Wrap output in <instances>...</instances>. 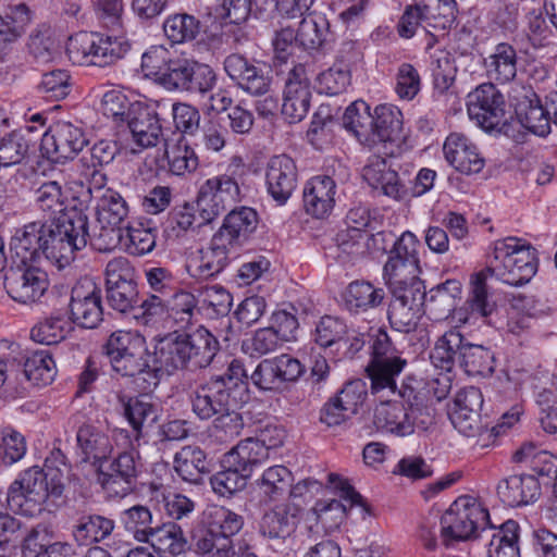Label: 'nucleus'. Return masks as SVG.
Masks as SVG:
<instances>
[{"mask_svg":"<svg viewBox=\"0 0 557 557\" xmlns=\"http://www.w3.org/2000/svg\"><path fill=\"white\" fill-rule=\"evenodd\" d=\"M220 348L215 336L199 326L189 333H173L159 342V361L164 373L180 369H205L212 362Z\"/></svg>","mask_w":557,"mask_h":557,"instance_id":"1","label":"nucleus"},{"mask_svg":"<svg viewBox=\"0 0 557 557\" xmlns=\"http://www.w3.org/2000/svg\"><path fill=\"white\" fill-rule=\"evenodd\" d=\"M42 255L59 268L74 260L75 251L91 246L89 221L86 213L69 210L60 220H42Z\"/></svg>","mask_w":557,"mask_h":557,"instance_id":"2","label":"nucleus"},{"mask_svg":"<svg viewBox=\"0 0 557 557\" xmlns=\"http://www.w3.org/2000/svg\"><path fill=\"white\" fill-rule=\"evenodd\" d=\"M536 249L517 237H507L494 244L493 255L485 272L510 286H522L536 274Z\"/></svg>","mask_w":557,"mask_h":557,"instance_id":"3","label":"nucleus"},{"mask_svg":"<svg viewBox=\"0 0 557 557\" xmlns=\"http://www.w3.org/2000/svg\"><path fill=\"white\" fill-rule=\"evenodd\" d=\"M96 221L89 224L91 247L100 252L116 248L124 235L129 208L126 200L112 188L96 195Z\"/></svg>","mask_w":557,"mask_h":557,"instance_id":"4","label":"nucleus"},{"mask_svg":"<svg viewBox=\"0 0 557 557\" xmlns=\"http://www.w3.org/2000/svg\"><path fill=\"white\" fill-rule=\"evenodd\" d=\"M468 114L485 132L504 134L519 141L515 125L508 121L503 94L492 83L478 86L468 95Z\"/></svg>","mask_w":557,"mask_h":557,"instance_id":"5","label":"nucleus"},{"mask_svg":"<svg viewBox=\"0 0 557 557\" xmlns=\"http://www.w3.org/2000/svg\"><path fill=\"white\" fill-rule=\"evenodd\" d=\"M129 49V42L123 37H103L87 32L71 36L66 45L67 55L74 63L100 67L123 59Z\"/></svg>","mask_w":557,"mask_h":557,"instance_id":"6","label":"nucleus"},{"mask_svg":"<svg viewBox=\"0 0 557 557\" xmlns=\"http://www.w3.org/2000/svg\"><path fill=\"white\" fill-rule=\"evenodd\" d=\"M490 524V513L471 497H459L442 516L441 535L443 544L449 547L455 541H468L479 529Z\"/></svg>","mask_w":557,"mask_h":557,"instance_id":"7","label":"nucleus"},{"mask_svg":"<svg viewBox=\"0 0 557 557\" xmlns=\"http://www.w3.org/2000/svg\"><path fill=\"white\" fill-rule=\"evenodd\" d=\"M373 422L377 430L396 436H408L426 431L434 418L430 408L406 407L404 403L383 400L374 409Z\"/></svg>","mask_w":557,"mask_h":557,"instance_id":"8","label":"nucleus"},{"mask_svg":"<svg viewBox=\"0 0 557 557\" xmlns=\"http://www.w3.org/2000/svg\"><path fill=\"white\" fill-rule=\"evenodd\" d=\"M134 269L124 257L110 260L106 267V293L109 306L131 315L139 300V290L134 278Z\"/></svg>","mask_w":557,"mask_h":557,"instance_id":"9","label":"nucleus"},{"mask_svg":"<svg viewBox=\"0 0 557 557\" xmlns=\"http://www.w3.org/2000/svg\"><path fill=\"white\" fill-rule=\"evenodd\" d=\"M159 360V344L153 352H149L145 345L110 366L122 377H133L140 392L150 393L159 385L164 373L163 364Z\"/></svg>","mask_w":557,"mask_h":557,"instance_id":"10","label":"nucleus"},{"mask_svg":"<svg viewBox=\"0 0 557 557\" xmlns=\"http://www.w3.org/2000/svg\"><path fill=\"white\" fill-rule=\"evenodd\" d=\"M47 479L41 469L33 467L15 480L7 493L8 508L14 512L33 516L41 510L48 498Z\"/></svg>","mask_w":557,"mask_h":557,"instance_id":"11","label":"nucleus"},{"mask_svg":"<svg viewBox=\"0 0 557 557\" xmlns=\"http://www.w3.org/2000/svg\"><path fill=\"white\" fill-rule=\"evenodd\" d=\"M3 285L13 301L33 308L42 302L49 288V278L45 271L35 267L11 268L4 274Z\"/></svg>","mask_w":557,"mask_h":557,"instance_id":"12","label":"nucleus"},{"mask_svg":"<svg viewBox=\"0 0 557 557\" xmlns=\"http://www.w3.org/2000/svg\"><path fill=\"white\" fill-rule=\"evenodd\" d=\"M327 479L329 483L341 492L342 499L347 503L348 506L337 499L317 502L313 507V512L324 528H338L347 516L348 508L351 509L355 506L360 507L363 513H370V506L346 480L335 473H330Z\"/></svg>","mask_w":557,"mask_h":557,"instance_id":"13","label":"nucleus"},{"mask_svg":"<svg viewBox=\"0 0 557 557\" xmlns=\"http://www.w3.org/2000/svg\"><path fill=\"white\" fill-rule=\"evenodd\" d=\"M88 144L82 127L66 121H58L48 127L40 149L53 162L72 160Z\"/></svg>","mask_w":557,"mask_h":557,"instance_id":"14","label":"nucleus"},{"mask_svg":"<svg viewBox=\"0 0 557 557\" xmlns=\"http://www.w3.org/2000/svg\"><path fill=\"white\" fill-rule=\"evenodd\" d=\"M239 199L240 189L236 178L228 174H220L208 178L201 185L197 206L202 219L211 221Z\"/></svg>","mask_w":557,"mask_h":557,"instance_id":"15","label":"nucleus"},{"mask_svg":"<svg viewBox=\"0 0 557 557\" xmlns=\"http://www.w3.org/2000/svg\"><path fill=\"white\" fill-rule=\"evenodd\" d=\"M283 430L275 425H265L258 437L240 441L232 450L226 453L230 465H239L250 475L256 466L269 458V449L283 443Z\"/></svg>","mask_w":557,"mask_h":557,"instance_id":"16","label":"nucleus"},{"mask_svg":"<svg viewBox=\"0 0 557 557\" xmlns=\"http://www.w3.org/2000/svg\"><path fill=\"white\" fill-rule=\"evenodd\" d=\"M311 84L305 65H295L287 75L283 95L282 114L288 123L300 122L311 104Z\"/></svg>","mask_w":557,"mask_h":557,"instance_id":"17","label":"nucleus"},{"mask_svg":"<svg viewBox=\"0 0 557 557\" xmlns=\"http://www.w3.org/2000/svg\"><path fill=\"white\" fill-rule=\"evenodd\" d=\"M264 176L268 194L278 206L285 205L297 187L295 161L287 154L273 156L267 163Z\"/></svg>","mask_w":557,"mask_h":557,"instance_id":"18","label":"nucleus"},{"mask_svg":"<svg viewBox=\"0 0 557 557\" xmlns=\"http://www.w3.org/2000/svg\"><path fill=\"white\" fill-rule=\"evenodd\" d=\"M193 412L200 420H210L226 412L230 407H239L242 404L234 395L226 392L222 383H214L209 380L198 385L190 393Z\"/></svg>","mask_w":557,"mask_h":557,"instance_id":"19","label":"nucleus"},{"mask_svg":"<svg viewBox=\"0 0 557 557\" xmlns=\"http://www.w3.org/2000/svg\"><path fill=\"white\" fill-rule=\"evenodd\" d=\"M69 309L73 323L85 329L96 327L103 313L100 290L90 281L76 284L72 288Z\"/></svg>","mask_w":557,"mask_h":557,"instance_id":"20","label":"nucleus"},{"mask_svg":"<svg viewBox=\"0 0 557 557\" xmlns=\"http://www.w3.org/2000/svg\"><path fill=\"white\" fill-rule=\"evenodd\" d=\"M223 65L228 77L245 91L255 96L268 92L270 79L255 60L232 53L225 58Z\"/></svg>","mask_w":557,"mask_h":557,"instance_id":"21","label":"nucleus"},{"mask_svg":"<svg viewBox=\"0 0 557 557\" xmlns=\"http://www.w3.org/2000/svg\"><path fill=\"white\" fill-rule=\"evenodd\" d=\"M515 113L518 123L529 133L542 138L550 134V111L533 90H527L517 101Z\"/></svg>","mask_w":557,"mask_h":557,"instance_id":"22","label":"nucleus"},{"mask_svg":"<svg viewBox=\"0 0 557 557\" xmlns=\"http://www.w3.org/2000/svg\"><path fill=\"white\" fill-rule=\"evenodd\" d=\"M336 184L327 175H318L310 178L304 188V208L306 212L317 219L330 214L335 203Z\"/></svg>","mask_w":557,"mask_h":557,"instance_id":"23","label":"nucleus"},{"mask_svg":"<svg viewBox=\"0 0 557 557\" xmlns=\"http://www.w3.org/2000/svg\"><path fill=\"white\" fill-rule=\"evenodd\" d=\"M126 124L134 143L140 148L156 146L162 135L157 113L139 102L133 104Z\"/></svg>","mask_w":557,"mask_h":557,"instance_id":"24","label":"nucleus"},{"mask_svg":"<svg viewBox=\"0 0 557 557\" xmlns=\"http://www.w3.org/2000/svg\"><path fill=\"white\" fill-rule=\"evenodd\" d=\"M443 152L446 161L460 173H479L484 166L476 147L460 134H450L446 138Z\"/></svg>","mask_w":557,"mask_h":557,"instance_id":"25","label":"nucleus"},{"mask_svg":"<svg viewBox=\"0 0 557 557\" xmlns=\"http://www.w3.org/2000/svg\"><path fill=\"white\" fill-rule=\"evenodd\" d=\"M497 494L505 505L518 507L535 502L541 494V486L534 475L515 474L498 483Z\"/></svg>","mask_w":557,"mask_h":557,"instance_id":"26","label":"nucleus"},{"mask_svg":"<svg viewBox=\"0 0 557 557\" xmlns=\"http://www.w3.org/2000/svg\"><path fill=\"white\" fill-rule=\"evenodd\" d=\"M469 343L457 326L451 327L436 341L430 355L432 363L447 372L459 368Z\"/></svg>","mask_w":557,"mask_h":557,"instance_id":"27","label":"nucleus"},{"mask_svg":"<svg viewBox=\"0 0 557 557\" xmlns=\"http://www.w3.org/2000/svg\"><path fill=\"white\" fill-rule=\"evenodd\" d=\"M42 220L28 223L15 232L10 242V252L15 262L26 265L42 255Z\"/></svg>","mask_w":557,"mask_h":557,"instance_id":"28","label":"nucleus"},{"mask_svg":"<svg viewBox=\"0 0 557 557\" xmlns=\"http://www.w3.org/2000/svg\"><path fill=\"white\" fill-rule=\"evenodd\" d=\"M76 441L83 461H92L97 467L103 466L113 450L109 436L91 424H83L78 428Z\"/></svg>","mask_w":557,"mask_h":557,"instance_id":"29","label":"nucleus"},{"mask_svg":"<svg viewBox=\"0 0 557 557\" xmlns=\"http://www.w3.org/2000/svg\"><path fill=\"white\" fill-rule=\"evenodd\" d=\"M173 467L182 480L198 485L210 472V460L200 447L186 445L174 455Z\"/></svg>","mask_w":557,"mask_h":557,"instance_id":"30","label":"nucleus"},{"mask_svg":"<svg viewBox=\"0 0 557 557\" xmlns=\"http://www.w3.org/2000/svg\"><path fill=\"white\" fill-rule=\"evenodd\" d=\"M232 247V244L215 233L209 247L200 250L193 275L209 278L222 272L230 262Z\"/></svg>","mask_w":557,"mask_h":557,"instance_id":"31","label":"nucleus"},{"mask_svg":"<svg viewBox=\"0 0 557 557\" xmlns=\"http://www.w3.org/2000/svg\"><path fill=\"white\" fill-rule=\"evenodd\" d=\"M407 360L403 358L370 360L366 372L371 382V392L377 394L384 391L395 395L396 377L403 372Z\"/></svg>","mask_w":557,"mask_h":557,"instance_id":"32","label":"nucleus"},{"mask_svg":"<svg viewBox=\"0 0 557 557\" xmlns=\"http://www.w3.org/2000/svg\"><path fill=\"white\" fill-rule=\"evenodd\" d=\"M258 214L249 207L232 210L224 219L223 225L216 232L230 244L239 245L257 228Z\"/></svg>","mask_w":557,"mask_h":557,"instance_id":"33","label":"nucleus"},{"mask_svg":"<svg viewBox=\"0 0 557 557\" xmlns=\"http://www.w3.org/2000/svg\"><path fill=\"white\" fill-rule=\"evenodd\" d=\"M115 528L114 521L106 516L88 513L81 516L72 527V535L78 545L106 541Z\"/></svg>","mask_w":557,"mask_h":557,"instance_id":"34","label":"nucleus"},{"mask_svg":"<svg viewBox=\"0 0 557 557\" xmlns=\"http://www.w3.org/2000/svg\"><path fill=\"white\" fill-rule=\"evenodd\" d=\"M517 64V51L507 42L496 45L493 52L484 59L487 76L499 84H506L515 79Z\"/></svg>","mask_w":557,"mask_h":557,"instance_id":"35","label":"nucleus"},{"mask_svg":"<svg viewBox=\"0 0 557 557\" xmlns=\"http://www.w3.org/2000/svg\"><path fill=\"white\" fill-rule=\"evenodd\" d=\"M385 292L368 281H354L348 284L344 293V302L352 313L367 312L383 304Z\"/></svg>","mask_w":557,"mask_h":557,"instance_id":"36","label":"nucleus"},{"mask_svg":"<svg viewBox=\"0 0 557 557\" xmlns=\"http://www.w3.org/2000/svg\"><path fill=\"white\" fill-rule=\"evenodd\" d=\"M57 374L55 363L47 350L34 351L30 356L23 355L22 364L15 371V377L23 376L35 385L50 384Z\"/></svg>","mask_w":557,"mask_h":557,"instance_id":"37","label":"nucleus"},{"mask_svg":"<svg viewBox=\"0 0 557 557\" xmlns=\"http://www.w3.org/2000/svg\"><path fill=\"white\" fill-rule=\"evenodd\" d=\"M403 129V114L393 104H380L373 113V135L371 145L396 140Z\"/></svg>","mask_w":557,"mask_h":557,"instance_id":"38","label":"nucleus"},{"mask_svg":"<svg viewBox=\"0 0 557 557\" xmlns=\"http://www.w3.org/2000/svg\"><path fill=\"white\" fill-rule=\"evenodd\" d=\"M34 139L28 131L14 129L0 139V164L10 166L22 163L34 148Z\"/></svg>","mask_w":557,"mask_h":557,"instance_id":"39","label":"nucleus"},{"mask_svg":"<svg viewBox=\"0 0 557 557\" xmlns=\"http://www.w3.org/2000/svg\"><path fill=\"white\" fill-rule=\"evenodd\" d=\"M297 44L306 50H317L327 40L330 23L321 13H310L304 16L297 28Z\"/></svg>","mask_w":557,"mask_h":557,"instance_id":"40","label":"nucleus"},{"mask_svg":"<svg viewBox=\"0 0 557 557\" xmlns=\"http://www.w3.org/2000/svg\"><path fill=\"white\" fill-rule=\"evenodd\" d=\"M222 468L221 471L210 478V484L214 493L220 496H231L246 487L251 475L236 462L230 465L226 454L222 460Z\"/></svg>","mask_w":557,"mask_h":557,"instance_id":"41","label":"nucleus"},{"mask_svg":"<svg viewBox=\"0 0 557 557\" xmlns=\"http://www.w3.org/2000/svg\"><path fill=\"white\" fill-rule=\"evenodd\" d=\"M145 542L156 552L172 557L183 554L187 546L182 529L174 523L156 527Z\"/></svg>","mask_w":557,"mask_h":557,"instance_id":"42","label":"nucleus"},{"mask_svg":"<svg viewBox=\"0 0 557 557\" xmlns=\"http://www.w3.org/2000/svg\"><path fill=\"white\" fill-rule=\"evenodd\" d=\"M205 517L209 532L227 540L237 534L244 525V518L240 515L223 506H210Z\"/></svg>","mask_w":557,"mask_h":557,"instance_id":"43","label":"nucleus"},{"mask_svg":"<svg viewBox=\"0 0 557 557\" xmlns=\"http://www.w3.org/2000/svg\"><path fill=\"white\" fill-rule=\"evenodd\" d=\"M296 523V513L288 506L281 505L263 515L260 532L270 539H285L295 530Z\"/></svg>","mask_w":557,"mask_h":557,"instance_id":"44","label":"nucleus"},{"mask_svg":"<svg viewBox=\"0 0 557 557\" xmlns=\"http://www.w3.org/2000/svg\"><path fill=\"white\" fill-rule=\"evenodd\" d=\"M344 126L352 132L361 143L371 146L373 135V114L370 107L362 100L352 102L343 116Z\"/></svg>","mask_w":557,"mask_h":557,"instance_id":"45","label":"nucleus"},{"mask_svg":"<svg viewBox=\"0 0 557 557\" xmlns=\"http://www.w3.org/2000/svg\"><path fill=\"white\" fill-rule=\"evenodd\" d=\"M459 369L469 376L487 377L495 371V355L483 345L469 343L465 348Z\"/></svg>","mask_w":557,"mask_h":557,"instance_id":"46","label":"nucleus"},{"mask_svg":"<svg viewBox=\"0 0 557 557\" xmlns=\"http://www.w3.org/2000/svg\"><path fill=\"white\" fill-rule=\"evenodd\" d=\"M120 400L123 404L124 416L133 429L134 441L138 442L143 437L145 424L157 420V409L144 398L122 396Z\"/></svg>","mask_w":557,"mask_h":557,"instance_id":"47","label":"nucleus"},{"mask_svg":"<svg viewBox=\"0 0 557 557\" xmlns=\"http://www.w3.org/2000/svg\"><path fill=\"white\" fill-rule=\"evenodd\" d=\"M461 294V283L458 280H447L431 288L429 292L430 311L437 318L448 317L457 306V298Z\"/></svg>","mask_w":557,"mask_h":557,"instance_id":"48","label":"nucleus"},{"mask_svg":"<svg viewBox=\"0 0 557 557\" xmlns=\"http://www.w3.org/2000/svg\"><path fill=\"white\" fill-rule=\"evenodd\" d=\"M35 202L42 213L41 220H60L61 215L69 213L64 206L62 188L55 181L46 182L36 190Z\"/></svg>","mask_w":557,"mask_h":557,"instance_id":"49","label":"nucleus"},{"mask_svg":"<svg viewBox=\"0 0 557 557\" xmlns=\"http://www.w3.org/2000/svg\"><path fill=\"white\" fill-rule=\"evenodd\" d=\"M163 32L172 44L188 42L194 40L199 34L200 22L191 14H172L165 18Z\"/></svg>","mask_w":557,"mask_h":557,"instance_id":"50","label":"nucleus"},{"mask_svg":"<svg viewBox=\"0 0 557 557\" xmlns=\"http://www.w3.org/2000/svg\"><path fill=\"white\" fill-rule=\"evenodd\" d=\"M164 154L172 174L181 176L191 173L198 168V157L183 136L175 143H165Z\"/></svg>","mask_w":557,"mask_h":557,"instance_id":"51","label":"nucleus"},{"mask_svg":"<svg viewBox=\"0 0 557 557\" xmlns=\"http://www.w3.org/2000/svg\"><path fill=\"white\" fill-rule=\"evenodd\" d=\"M71 331V321L62 314H51L38 322L30 331V337L44 345H54L63 341Z\"/></svg>","mask_w":557,"mask_h":557,"instance_id":"52","label":"nucleus"},{"mask_svg":"<svg viewBox=\"0 0 557 557\" xmlns=\"http://www.w3.org/2000/svg\"><path fill=\"white\" fill-rule=\"evenodd\" d=\"M115 437L117 441L123 440L128 446H131V448L120 451L107 470L113 472V475H117V478L134 481L138 472V453L133 447L127 430H115Z\"/></svg>","mask_w":557,"mask_h":557,"instance_id":"53","label":"nucleus"},{"mask_svg":"<svg viewBox=\"0 0 557 557\" xmlns=\"http://www.w3.org/2000/svg\"><path fill=\"white\" fill-rule=\"evenodd\" d=\"M145 338L137 333L127 331L113 332L103 345V354L109 363L127 356L145 346Z\"/></svg>","mask_w":557,"mask_h":557,"instance_id":"54","label":"nucleus"},{"mask_svg":"<svg viewBox=\"0 0 557 557\" xmlns=\"http://www.w3.org/2000/svg\"><path fill=\"white\" fill-rule=\"evenodd\" d=\"M350 67L344 61H336L318 76L319 91L329 96L343 94L350 86Z\"/></svg>","mask_w":557,"mask_h":557,"instance_id":"55","label":"nucleus"},{"mask_svg":"<svg viewBox=\"0 0 557 557\" xmlns=\"http://www.w3.org/2000/svg\"><path fill=\"white\" fill-rule=\"evenodd\" d=\"M348 333L346 323L335 317L324 315L315 325L314 342L322 348L336 347L339 352V344L343 337Z\"/></svg>","mask_w":557,"mask_h":557,"instance_id":"56","label":"nucleus"},{"mask_svg":"<svg viewBox=\"0 0 557 557\" xmlns=\"http://www.w3.org/2000/svg\"><path fill=\"white\" fill-rule=\"evenodd\" d=\"M122 522L139 542H145L156 527H152V513L143 505H135L122 512Z\"/></svg>","mask_w":557,"mask_h":557,"instance_id":"57","label":"nucleus"},{"mask_svg":"<svg viewBox=\"0 0 557 557\" xmlns=\"http://www.w3.org/2000/svg\"><path fill=\"white\" fill-rule=\"evenodd\" d=\"M129 317L140 324L154 325L168 317L166 298L158 295L139 298Z\"/></svg>","mask_w":557,"mask_h":557,"instance_id":"58","label":"nucleus"},{"mask_svg":"<svg viewBox=\"0 0 557 557\" xmlns=\"http://www.w3.org/2000/svg\"><path fill=\"white\" fill-rule=\"evenodd\" d=\"M210 380L214 383H222L226 392L244 403L249 376L242 361L237 359L232 360L223 374L212 376Z\"/></svg>","mask_w":557,"mask_h":557,"instance_id":"59","label":"nucleus"},{"mask_svg":"<svg viewBox=\"0 0 557 557\" xmlns=\"http://www.w3.org/2000/svg\"><path fill=\"white\" fill-rule=\"evenodd\" d=\"M238 407H230L226 412L218 414L213 419L210 429L211 435L221 443H228L236 438L244 429V420L237 411Z\"/></svg>","mask_w":557,"mask_h":557,"instance_id":"60","label":"nucleus"},{"mask_svg":"<svg viewBox=\"0 0 557 557\" xmlns=\"http://www.w3.org/2000/svg\"><path fill=\"white\" fill-rule=\"evenodd\" d=\"M168 317H171L182 327L189 325L195 315L197 300L189 292H175L168 295Z\"/></svg>","mask_w":557,"mask_h":557,"instance_id":"61","label":"nucleus"},{"mask_svg":"<svg viewBox=\"0 0 557 557\" xmlns=\"http://www.w3.org/2000/svg\"><path fill=\"white\" fill-rule=\"evenodd\" d=\"M422 313L423 307L391 301L387 315L395 331L409 333L416 329Z\"/></svg>","mask_w":557,"mask_h":557,"instance_id":"62","label":"nucleus"},{"mask_svg":"<svg viewBox=\"0 0 557 557\" xmlns=\"http://www.w3.org/2000/svg\"><path fill=\"white\" fill-rule=\"evenodd\" d=\"M293 481L292 472L284 466H274L267 469L259 480V488L270 498L284 494Z\"/></svg>","mask_w":557,"mask_h":557,"instance_id":"63","label":"nucleus"},{"mask_svg":"<svg viewBox=\"0 0 557 557\" xmlns=\"http://www.w3.org/2000/svg\"><path fill=\"white\" fill-rule=\"evenodd\" d=\"M216 79V74L210 65L196 61L181 91L205 96L212 91Z\"/></svg>","mask_w":557,"mask_h":557,"instance_id":"64","label":"nucleus"}]
</instances>
